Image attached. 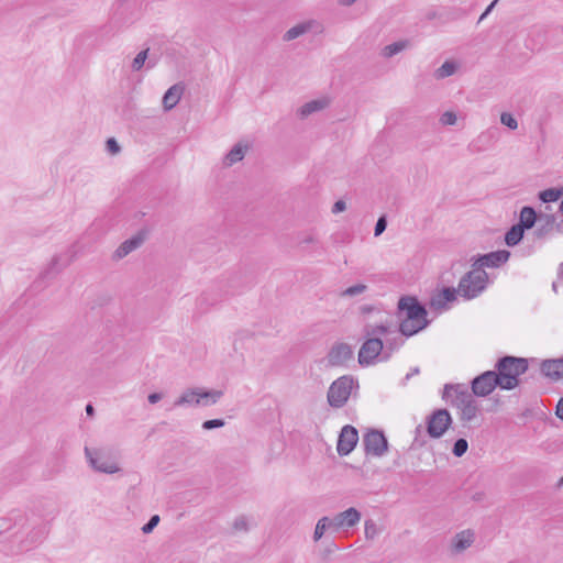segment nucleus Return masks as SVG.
Instances as JSON below:
<instances>
[{
  "label": "nucleus",
  "mask_w": 563,
  "mask_h": 563,
  "mask_svg": "<svg viewBox=\"0 0 563 563\" xmlns=\"http://www.w3.org/2000/svg\"><path fill=\"white\" fill-rule=\"evenodd\" d=\"M488 285L487 273L467 272L457 285V288L443 286L438 292L433 294L430 299V307L440 310L445 309L446 305L456 300L457 295L465 300L478 297Z\"/></svg>",
  "instance_id": "f257e3e1"
},
{
  "label": "nucleus",
  "mask_w": 563,
  "mask_h": 563,
  "mask_svg": "<svg viewBox=\"0 0 563 563\" xmlns=\"http://www.w3.org/2000/svg\"><path fill=\"white\" fill-rule=\"evenodd\" d=\"M398 314H404L399 324V332L406 336H412L429 325L426 307L412 296H401L397 305Z\"/></svg>",
  "instance_id": "f03ea898"
},
{
  "label": "nucleus",
  "mask_w": 563,
  "mask_h": 563,
  "mask_svg": "<svg viewBox=\"0 0 563 563\" xmlns=\"http://www.w3.org/2000/svg\"><path fill=\"white\" fill-rule=\"evenodd\" d=\"M529 369V361L525 357L505 355L495 364V372L501 383V389L512 390L521 383L520 376Z\"/></svg>",
  "instance_id": "7ed1b4c3"
},
{
  "label": "nucleus",
  "mask_w": 563,
  "mask_h": 563,
  "mask_svg": "<svg viewBox=\"0 0 563 563\" xmlns=\"http://www.w3.org/2000/svg\"><path fill=\"white\" fill-rule=\"evenodd\" d=\"M353 388H358V382L351 375H343L335 379L329 387L328 390V402L333 408H342Z\"/></svg>",
  "instance_id": "20e7f679"
},
{
  "label": "nucleus",
  "mask_w": 563,
  "mask_h": 563,
  "mask_svg": "<svg viewBox=\"0 0 563 563\" xmlns=\"http://www.w3.org/2000/svg\"><path fill=\"white\" fill-rule=\"evenodd\" d=\"M223 393L221 390L186 389L174 402L173 408L183 406H208L216 404Z\"/></svg>",
  "instance_id": "39448f33"
},
{
  "label": "nucleus",
  "mask_w": 563,
  "mask_h": 563,
  "mask_svg": "<svg viewBox=\"0 0 563 563\" xmlns=\"http://www.w3.org/2000/svg\"><path fill=\"white\" fill-rule=\"evenodd\" d=\"M426 424L429 437L439 439L452 424V417L445 408L435 409L427 417Z\"/></svg>",
  "instance_id": "423d86ee"
},
{
  "label": "nucleus",
  "mask_w": 563,
  "mask_h": 563,
  "mask_svg": "<svg viewBox=\"0 0 563 563\" xmlns=\"http://www.w3.org/2000/svg\"><path fill=\"white\" fill-rule=\"evenodd\" d=\"M510 252L507 250H498L486 254H478L473 257L472 271L476 273H486L483 267L498 268L506 264L510 257Z\"/></svg>",
  "instance_id": "0eeeda50"
},
{
  "label": "nucleus",
  "mask_w": 563,
  "mask_h": 563,
  "mask_svg": "<svg viewBox=\"0 0 563 563\" xmlns=\"http://www.w3.org/2000/svg\"><path fill=\"white\" fill-rule=\"evenodd\" d=\"M362 443L367 455L379 457L388 451V441L383 430L369 429L363 435Z\"/></svg>",
  "instance_id": "6e6552de"
},
{
  "label": "nucleus",
  "mask_w": 563,
  "mask_h": 563,
  "mask_svg": "<svg viewBox=\"0 0 563 563\" xmlns=\"http://www.w3.org/2000/svg\"><path fill=\"white\" fill-rule=\"evenodd\" d=\"M366 340L361 345L357 361L361 366L373 365L378 356L383 355L384 343L379 336H365Z\"/></svg>",
  "instance_id": "1a4fd4ad"
},
{
  "label": "nucleus",
  "mask_w": 563,
  "mask_h": 563,
  "mask_svg": "<svg viewBox=\"0 0 563 563\" xmlns=\"http://www.w3.org/2000/svg\"><path fill=\"white\" fill-rule=\"evenodd\" d=\"M496 387L501 389V383L495 371H486L479 374L471 384L472 393L477 397L488 396Z\"/></svg>",
  "instance_id": "9d476101"
},
{
  "label": "nucleus",
  "mask_w": 563,
  "mask_h": 563,
  "mask_svg": "<svg viewBox=\"0 0 563 563\" xmlns=\"http://www.w3.org/2000/svg\"><path fill=\"white\" fill-rule=\"evenodd\" d=\"M358 442V431L351 424L344 426L338 438L336 452L340 456L349 455Z\"/></svg>",
  "instance_id": "9b49d317"
},
{
  "label": "nucleus",
  "mask_w": 563,
  "mask_h": 563,
  "mask_svg": "<svg viewBox=\"0 0 563 563\" xmlns=\"http://www.w3.org/2000/svg\"><path fill=\"white\" fill-rule=\"evenodd\" d=\"M474 397L466 389H462L460 385L445 384L442 393V399L449 402L452 407L461 410L467 400Z\"/></svg>",
  "instance_id": "f8f14e48"
},
{
  "label": "nucleus",
  "mask_w": 563,
  "mask_h": 563,
  "mask_svg": "<svg viewBox=\"0 0 563 563\" xmlns=\"http://www.w3.org/2000/svg\"><path fill=\"white\" fill-rule=\"evenodd\" d=\"M361 520V512L351 507L338 515L333 518H330V527L332 532H336L342 528H351L358 523Z\"/></svg>",
  "instance_id": "ddd939ff"
},
{
  "label": "nucleus",
  "mask_w": 563,
  "mask_h": 563,
  "mask_svg": "<svg viewBox=\"0 0 563 563\" xmlns=\"http://www.w3.org/2000/svg\"><path fill=\"white\" fill-rule=\"evenodd\" d=\"M353 357L352 347L347 343H335L327 355V366L336 367L344 365Z\"/></svg>",
  "instance_id": "4468645a"
},
{
  "label": "nucleus",
  "mask_w": 563,
  "mask_h": 563,
  "mask_svg": "<svg viewBox=\"0 0 563 563\" xmlns=\"http://www.w3.org/2000/svg\"><path fill=\"white\" fill-rule=\"evenodd\" d=\"M85 455L90 464V466L100 473L104 474H114L120 471L119 466L115 463L109 462L102 457L98 456L97 451H92L88 446L85 448Z\"/></svg>",
  "instance_id": "2eb2a0df"
},
{
  "label": "nucleus",
  "mask_w": 563,
  "mask_h": 563,
  "mask_svg": "<svg viewBox=\"0 0 563 563\" xmlns=\"http://www.w3.org/2000/svg\"><path fill=\"white\" fill-rule=\"evenodd\" d=\"M146 234V230H140L135 235L122 242L120 246L114 251L112 258L117 261L121 260L140 247L145 241Z\"/></svg>",
  "instance_id": "dca6fc26"
},
{
  "label": "nucleus",
  "mask_w": 563,
  "mask_h": 563,
  "mask_svg": "<svg viewBox=\"0 0 563 563\" xmlns=\"http://www.w3.org/2000/svg\"><path fill=\"white\" fill-rule=\"evenodd\" d=\"M308 32L321 33L322 25L316 20H309L302 23H298L295 26L290 27L283 35V40L286 42L292 41Z\"/></svg>",
  "instance_id": "f3484780"
},
{
  "label": "nucleus",
  "mask_w": 563,
  "mask_h": 563,
  "mask_svg": "<svg viewBox=\"0 0 563 563\" xmlns=\"http://www.w3.org/2000/svg\"><path fill=\"white\" fill-rule=\"evenodd\" d=\"M542 375L552 379L559 380L563 378V356L560 358L544 360L540 364Z\"/></svg>",
  "instance_id": "a211bd4d"
},
{
  "label": "nucleus",
  "mask_w": 563,
  "mask_h": 563,
  "mask_svg": "<svg viewBox=\"0 0 563 563\" xmlns=\"http://www.w3.org/2000/svg\"><path fill=\"white\" fill-rule=\"evenodd\" d=\"M184 86L175 84L169 87L163 96V106L166 111L174 109L179 102L181 95L184 93Z\"/></svg>",
  "instance_id": "6ab92c4d"
},
{
  "label": "nucleus",
  "mask_w": 563,
  "mask_h": 563,
  "mask_svg": "<svg viewBox=\"0 0 563 563\" xmlns=\"http://www.w3.org/2000/svg\"><path fill=\"white\" fill-rule=\"evenodd\" d=\"M540 219V213L531 206H523L519 213V221L517 222L526 231L532 229Z\"/></svg>",
  "instance_id": "aec40b11"
},
{
  "label": "nucleus",
  "mask_w": 563,
  "mask_h": 563,
  "mask_svg": "<svg viewBox=\"0 0 563 563\" xmlns=\"http://www.w3.org/2000/svg\"><path fill=\"white\" fill-rule=\"evenodd\" d=\"M555 216L550 213H540L539 221L542 222L533 232L536 239H544L553 230L555 224Z\"/></svg>",
  "instance_id": "412c9836"
},
{
  "label": "nucleus",
  "mask_w": 563,
  "mask_h": 563,
  "mask_svg": "<svg viewBox=\"0 0 563 563\" xmlns=\"http://www.w3.org/2000/svg\"><path fill=\"white\" fill-rule=\"evenodd\" d=\"M249 148L247 144L236 143L224 157V165L232 166L233 164L241 162Z\"/></svg>",
  "instance_id": "4be33fe9"
},
{
  "label": "nucleus",
  "mask_w": 563,
  "mask_h": 563,
  "mask_svg": "<svg viewBox=\"0 0 563 563\" xmlns=\"http://www.w3.org/2000/svg\"><path fill=\"white\" fill-rule=\"evenodd\" d=\"M526 230L519 225L518 223L510 227V229L505 234V243L509 247H514L518 245L523 236H525Z\"/></svg>",
  "instance_id": "5701e85b"
},
{
  "label": "nucleus",
  "mask_w": 563,
  "mask_h": 563,
  "mask_svg": "<svg viewBox=\"0 0 563 563\" xmlns=\"http://www.w3.org/2000/svg\"><path fill=\"white\" fill-rule=\"evenodd\" d=\"M563 197V187H551L538 194L540 201L544 203L555 202Z\"/></svg>",
  "instance_id": "b1692460"
},
{
  "label": "nucleus",
  "mask_w": 563,
  "mask_h": 563,
  "mask_svg": "<svg viewBox=\"0 0 563 563\" xmlns=\"http://www.w3.org/2000/svg\"><path fill=\"white\" fill-rule=\"evenodd\" d=\"M478 410L477 401L474 398L467 400V404L460 410V419L463 422H470L476 418Z\"/></svg>",
  "instance_id": "393cba45"
},
{
  "label": "nucleus",
  "mask_w": 563,
  "mask_h": 563,
  "mask_svg": "<svg viewBox=\"0 0 563 563\" xmlns=\"http://www.w3.org/2000/svg\"><path fill=\"white\" fill-rule=\"evenodd\" d=\"M48 531L45 526H38L33 528L26 539L22 543L36 544L41 543L47 536Z\"/></svg>",
  "instance_id": "a878e982"
},
{
  "label": "nucleus",
  "mask_w": 563,
  "mask_h": 563,
  "mask_svg": "<svg viewBox=\"0 0 563 563\" xmlns=\"http://www.w3.org/2000/svg\"><path fill=\"white\" fill-rule=\"evenodd\" d=\"M474 533L470 530L457 533L454 538V548L456 551H462L468 548L473 542Z\"/></svg>",
  "instance_id": "bb28decb"
},
{
  "label": "nucleus",
  "mask_w": 563,
  "mask_h": 563,
  "mask_svg": "<svg viewBox=\"0 0 563 563\" xmlns=\"http://www.w3.org/2000/svg\"><path fill=\"white\" fill-rule=\"evenodd\" d=\"M405 343L401 338H394L386 341L383 350V356L380 361H387L391 356V354L397 351Z\"/></svg>",
  "instance_id": "cd10ccee"
},
{
  "label": "nucleus",
  "mask_w": 563,
  "mask_h": 563,
  "mask_svg": "<svg viewBox=\"0 0 563 563\" xmlns=\"http://www.w3.org/2000/svg\"><path fill=\"white\" fill-rule=\"evenodd\" d=\"M457 65L455 62L445 60L434 73L437 79H443L455 74Z\"/></svg>",
  "instance_id": "c85d7f7f"
},
{
  "label": "nucleus",
  "mask_w": 563,
  "mask_h": 563,
  "mask_svg": "<svg viewBox=\"0 0 563 563\" xmlns=\"http://www.w3.org/2000/svg\"><path fill=\"white\" fill-rule=\"evenodd\" d=\"M408 45V41H397V42H394L389 45H386L383 51H382V55L385 57V58H390L395 55H397L398 53H400L401 51H404Z\"/></svg>",
  "instance_id": "c756f323"
},
{
  "label": "nucleus",
  "mask_w": 563,
  "mask_h": 563,
  "mask_svg": "<svg viewBox=\"0 0 563 563\" xmlns=\"http://www.w3.org/2000/svg\"><path fill=\"white\" fill-rule=\"evenodd\" d=\"M328 530H331L330 517L324 516L320 518L316 525L313 540L319 541Z\"/></svg>",
  "instance_id": "7c9ffc66"
},
{
  "label": "nucleus",
  "mask_w": 563,
  "mask_h": 563,
  "mask_svg": "<svg viewBox=\"0 0 563 563\" xmlns=\"http://www.w3.org/2000/svg\"><path fill=\"white\" fill-rule=\"evenodd\" d=\"M325 106V103L321 100H312V101H309L307 103H305L301 108H300V115L302 118L316 112V111H319L321 109H323Z\"/></svg>",
  "instance_id": "2f4dec72"
},
{
  "label": "nucleus",
  "mask_w": 563,
  "mask_h": 563,
  "mask_svg": "<svg viewBox=\"0 0 563 563\" xmlns=\"http://www.w3.org/2000/svg\"><path fill=\"white\" fill-rule=\"evenodd\" d=\"M389 327L387 324L380 323L376 327L366 325L363 330L364 336H377L385 335L388 333Z\"/></svg>",
  "instance_id": "473e14b6"
},
{
  "label": "nucleus",
  "mask_w": 563,
  "mask_h": 563,
  "mask_svg": "<svg viewBox=\"0 0 563 563\" xmlns=\"http://www.w3.org/2000/svg\"><path fill=\"white\" fill-rule=\"evenodd\" d=\"M467 449H468L467 440L464 438H460V439L455 440L453 448H452V453L454 456L461 457L467 452Z\"/></svg>",
  "instance_id": "72a5a7b5"
},
{
  "label": "nucleus",
  "mask_w": 563,
  "mask_h": 563,
  "mask_svg": "<svg viewBox=\"0 0 563 563\" xmlns=\"http://www.w3.org/2000/svg\"><path fill=\"white\" fill-rule=\"evenodd\" d=\"M147 56H148V48L146 49H143L133 59L132 62V69L134 71H139L143 68L144 64H145V60L147 59Z\"/></svg>",
  "instance_id": "f704fd0d"
},
{
  "label": "nucleus",
  "mask_w": 563,
  "mask_h": 563,
  "mask_svg": "<svg viewBox=\"0 0 563 563\" xmlns=\"http://www.w3.org/2000/svg\"><path fill=\"white\" fill-rule=\"evenodd\" d=\"M366 285L364 284H356L353 286L347 287L341 292L342 297H354L357 296L366 290Z\"/></svg>",
  "instance_id": "c9c22d12"
},
{
  "label": "nucleus",
  "mask_w": 563,
  "mask_h": 563,
  "mask_svg": "<svg viewBox=\"0 0 563 563\" xmlns=\"http://www.w3.org/2000/svg\"><path fill=\"white\" fill-rule=\"evenodd\" d=\"M364 532H365V538L367 540H373L378 534V527L372 519H368L365 521Z\"/></svg>",
  "instance_id": "e433bc0d"
},
{
  "label": "nucleus",
  "mask_w": 563,
  "mask_h": 563,
  "mask_svg": "<svg viewBox=\"0 0 563 563\" xmlns=\"http://www.w3.org/2000/svg\"><path fill=\"white\" fill-rule=\"evenodd\" d=\"M500 122L509 128L510 130H516L518 128V122L516 118L509 112H503L500 115Z\"/></svg>",
  "instance_id": "4c0bfd02"
},
{
  "label": "nucleus",
  "mask_w": 563,
  "mask_h": 563,
  "mask_svg": "<svg viewBox=\"0 0 563 563\" xmlns=\"http://www.w3.org/2000/svg\"><path fill=\"white\" fill-rule=\"evenodd\" d=\"M224 424H225L224 419H220V418L210 419V420L203 421L202 429L212 430V429L222 428Z\"/></svg>",
  "instance_id": "58836bf2"
},
{
  "label": "nucleus",
  "mask_w": 563,
  "mask_h": 563,
  "mask_svg": "<svg viewBox=\"0 0 563 563\" xmlns=\"http://www.w3.org/2000/svg\"><path fill=\"white\" fill-rule=\"evenodd\" d=\"M159 522V516L158 515H153L150 520L142 527V532L144 534H148L151 533L155 527L158 525Z\"/></svg>",
  "instance_id": "ea45409f"
},
{
  "label": "nucleus",
  "mask_w": 563,
  "mask_h": 563,
  "mask_svg": "<svg viewBox=\"0 0 563 563\" xmlns=\"http://www.w3.org/2000/svg\"><path fill=\"white\" fill-rule=\"evenodd\" d=\"M386 228H387V217H386V214H382L375 224L374 235L379 236L380 234H383V232L386 230Z\"/></svg>",
  "instance_id": "a19ab883"
},
{
  "label": "nucleus",
  "mask_w": 563,
  "mask_h": 563,
  "mask_svg": "<svg viewBox=\"0 0 563 563\" xmlns=\"http://www.w3.org/2000/svg\"><path fill=\"white\" fill-rule=\"evenodd\" d=\"M58 261L59 258L57 256H54L52 258V262L49 264V266L42 273V278H48L51 276H54L58 273V271L55 269V267L57 266L58 264Z\"/></svg>",
  "instance_id": "79ce46f5"
},
{
  "label": "nucleus",
  "mask_w": 563,
  "mask_h": 563,
  "mask_svg": "<svg viewBox=\"0 0 563 563\" xmlns=\"http://www.w3.org/2000/svg\"><path fill=\"white\" fill-rule=\"evenodd\" d=\"M456 114L452 111H445L440 118V122L443 125H454L456 123Z\"/></svg>",
  "instance_id": "37998d69"
},
{
  "label": "nucleus",
  "mask_w": 563,
  "mask_h": 563,
  "mask_svg": "<svg viewBox=\"0 0 563 563\" xmlns=\"http://www.w3.org/2000/svg\"><path fill=\"white\" fill-rule=\"evenodd\" d=\"M106 147H107V151L112 155H115L121 151V147L114 137H109L107 140Z\"/></svg>",
  "instance_id": "c03bdc74"
},
{
  "label": "nucleus",
  "mask_w": 563,
  "mask_h": 563,
  "mask_svg": "<svg viewBox=\"0 0 563 563\" xmlns=\"http://www.w3.org/2000/svg\"><path fill=\"white\" fill-rule=\"evenodd\" d=\"M456 264H453L452 267H451V271L449 272H445L442 274L441 276V282L443 284H451L455 277V274L453 272V269L455 268Z\"/></svg>",
  "instance_id": "a18cd8bd"
},
{
  "label": "nucleus",
  "mask_w": 563,
  "mask_h": 563,
  "mask_svg": "<svg viewBox=\"0 0 563 563\" xmlns=\"http://www.w3.org/2000/svg\"><path fill=\"white\" fill-rule=\"evenodd\" d=\"M233 528L235 530H244L246 531L247 530V522H246V519L244 517H239L234 520L233 522Z\"/></svg>",
  "instance_id": "49530a36"
},
{
  "label": "nucleus",
  "mask_w": 563,
  "mask_h": 563,
  "mask_svg": "<svg viewBox=\"0 0 563 563\" xmlns=\"http://www.w3.org/2000/svg\"><path fill=\"white\" fill-rule=\"evenodd\" d=\"M345 209H346L345 201L340 199V200L334 202V205L332 207V212L333 213H340V212H343Z\"/></svg>",
  "instance_id": "de8ad7c7"
},
{
  "label": "nucleus",
  "mask_w": 563,
  "mask_h": 563,
  "mask_svg": "<svg viewBox=\"0 0 563 563\" xmlns=\"http://www.w3.org/2000/svg\"><path fill=\"white\" fill-rule=\"evenodd\" d=\"M497 2H498V0H494L490 2V4H488V7L485 9V11L479 16L478 23L482 22L493 11V9L495 8Z\"/></svg>",
  "instance_id": "09e8293b"
},
{
  "label": "nucleus",
  "mask_w": 563,
  "mask_h": 563,
  "mask_svg": "<svg viewBox=\"0 0 563 563\" xmlns=\"http://www.w3.org/2000/svg\"><path fill=\"white\" fill-rule=\"evenodd\" d=\"M162 398H163V394H161V393H152L147 396V400L152 405L158 402Z\"/></svg>",
  "instance_id": "8fccbe9b"
},
{
  "label": "nucleus",
  "mask_w": 563,
  "mask_h": 563,
  "mask_svg": "<svg viewBox=\"0 0 563 563\" xmlns=\"http://www.w3.org/2000/svg\"><path fill=\"white\" fill-rule=\"evenodd\" d=\"M555 416L563 421V398H561L555 407Z\"/></svg>",
  "instance_id": "3c124183"
},
{
  "label": "nucleus",
  "mask_w": 563,
  "mask_h": 563,
  "mask_svg": "<svg viewBox=\"0 0 563 563\" xmlns=\"http://www.w3.org/2000/svg\"><path fill=\"white\" fill-rule=\"evenodd\" d=\"M357 0H339V4L344 5V7H350Z\"/></svg>",
  "instance_id": "603ef678"
},
{
  "label": "nucleus",
  "mask_w": 563,
  "mask_h": 563,
  "mask_svg": "<svg viewBox=\"0 0 563 563\" xmlns=\"http://www.w3.org/2000/svg\"><path fill=\"white\" fill-rule=\"evenodd\" d=\"M86 413H87L88 416H90V417H92V416H93V413H95V409H93V407H92V405H91V404H88V405L86 406Z\"/></svg>",
  "instance_id": "864d4df0"
},
{
  "label": "nucleus",
  "mask_w": 563,
  "mask_h": 563,
  "mask_svg": "<svg viewBox=\"0 0 563 563\" xmlns=\"http://www.w3.org/2000/svg\"><path fill=\"white\" fill-rule=\"evenodd\" d=\"M314 242H316L314 238L312 235H308L305 239H302L300 243H307L308 244V243H314Z\"/></svg>",
  "instance_id": "5fc2aeb1"
},
{
  "label": "nucleus",
  "mask_w": 563,
  "mask_h": 563,
  "mask_svg": "<svg viewBox=\"0 0 563 563\" xmlns=\"http://www.w3.org/2000/svg\"><path fill=\"white\" fill-rule=\"evenodd\" d=\"M419 373V367H415L410 373L406 375V379H409L411 376L417 375Z\"/></svg>",
  "instance_id": "6e6d98bb"
},
{
  "label": "nucleus",
  "mask_w": 563,
  "mask_h": 563,
  "mask_svg": "<svg viewBox=\"0 0 563 563\" xmlns=\"http://www.w3.org/2000/svg\"><path fill=\"white\" fill-rule=\"evenodd\" d=\"M361 311H362V313H369L373 311V307L372 306H363L361 308Z\"/></svg>",
  "instance_id": "4d7b16f0"
},
{
  "label": "nucleus",
  "mask_w": 563,
  "mask_h": 563,
  "mask_svg": "<svg viewBox=\"0 0 563 563\" xmlns=\"http://www.w3.org/2000/svg\"><path fill=\"white\" fill-rule=\"evenodd\" d=\"M558 277L559 279H562L563 280V263H561L559 265V268H558Z\"/></svg>",
  "instance_id": "13d9d810"
},
{
  "label": "nucleus",
  "mask_w": 563,
  "mask_h": 563,
  "mask_svg": "<svg viewBox=\"0 0 563 563\" xmlns=\"http://www.w3.org/2000/svg\"><path fill=\"white\" fill-rule=\"evenodd\" d=\"M558 232H563V222H560L555 225Z\"/></svg>",
  "instance_id": "bf43d9fd"
},
{
  "label": "nucleus",
  "mask_w": 563,
  "mask_h": 563,
  "mask_svg": "<svg viewBox=\"0 0 563 563\" xmlns=\"http://www.w3.org/2000/svg\"><path fill=\"white\" fill-rule=\"evenodd\" d=\"M552 289H553L555 292L558 291V285H556V283H555V282L552 284Z\"/></svg>",
  "instance_id": "052dcab7"
},
{
  "label": "nucleus",
  "mask_w": 563,
  "mask_h": 563,
  "mask_svg": "<svg viewBox=\"0 0 563 563\" xmlns=\"http://www.w3.org/2000/svg\"><path fill=\"white\" fill-rule=\"evenodd\" d=\"M558 486H563V476L559 479Z\"/></svg>",
  "instance_id": "680f3d73"
}]
</instances>
